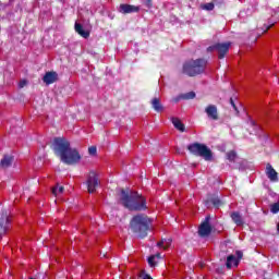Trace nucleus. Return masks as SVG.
<instances>
[{
    "instance_id": "28",
    "label": "nucleus",
    "mask_w": 279,
    "mask_h": 279,
    "mask_svg": "<svg viewBox=\"0 0 279 279\" xmlns=\"http://www.w3.org/2000/svg\"><path fill=\"white\" fill-rule=\"evenodd\" d=\"M88 154L90 156H97V147H95V146L89 147L88 148Z\"/></svg>"
},
{
    "instance_id": "18",
    "label": "nucleus",
    "mask_w": 279,
    "mask_h": 279,
    "mask_svg": "<svg viewBox=\"0 0 279 279\" xmlns=\"http://www.w3.org/2000/svg\"><path fill=\"white\" fill-rule=\"evenodd\" d=\"M180 99H195V92H189L186 94H183L179 98H174L173 101L178 104Z\"/></svg>"
},
{
    "instance_id": "24",
    "label": "nucleus",
    "mask_w": 279,
    "mask_h": 279,
    "mask_svg": "<svg viewBox=\"0 0 279 279\" xmlns=\"http://www.w3.org/2000/svg\"><path fill=\"white\" fill-rule=\"evenodd\" d=\"M156 258H160V253L148 257V265H150L151 267H156Z\"/></svg>"
},
{
    "instance_id": "27",
    "label": "nucleus",
    "mask_w": 279,
    "mask_h": 279,
    "mask_svg": "<svg viewBox=\"0 0 279 279\" xmlns=\"http://www.w3.org/2000/svg\"><path fill=\"white\" fill-rule=\"evenodd\" d=\"M137 279H151L149 275H147L145 271H141Z\"/></svg>"
},
{
    "instance_id": "15",
    "label": "nucleus",
    "mask_w": 279,
    "mask_h": 279,
    "mask_svg": "<svg viewBox=\"0 0 279 279\" xmlns=\"http://www.w3.org/2000/svg\"><path fill=\"white\" fill-rule=\"evenodd\" d=\"M230 217L236 226H239V227L243 226L244 221H243V217L241 216L240 213L233 211V213H231Z\"/></svg>"
},
{
    "instance_id": "9",
    "label": "nucleus",
    "mask_w": 279,
    "mask_h": 279,
    "mask_svg": "<svg viewBox=\"0 0 279 279\" xmlns=\"http://www.w3.org/2000/svg\"><path fill=\"white\" fill-rule=\"evenodd\" d=\"M210 232H213V228L210 227V223L208 222V220H206L205 222H203L199 226L198 234L201 236H208V234H210Z\"/></svg>"
},
{
    "instance_id": "14",
    "label": "nucleus",
    "mask_w": 279,
    "mask_h": 279,
    "mask_svg": "<svg viewBox=\"0 0 279 279\" xmlns=\"http://www.w3.org/2000/svg\"><path fill=\"white\" fill-rule=\"evenodd\" d=\"M8 223H10V218L8 217V214H2L0 218V234H3L5 232Z\"/></svg>"
},
{
    "instance_id": "1",
    "label": "nucleus",
    "mask_w": 279,
    "mask_h": 279,
    "mask_svg": "<svg viewBox=\"0 0 279 279\" xmlns=\"http://www.w3.org/2000/svg\"><path fill=\"white\" fill-rule=\"evenodd\" d=\"M54 151L65 165H77L82 160L77 149L71 148V143L64 137L54 138Z\"/></svg>"
},
{
    "instance_id": "8",
    "label": "nucleus",
    "mask_w": 279,
    "mask_h": 279,
    "mask_svg": "<svg viewBox=\"0 0 279 279\" xmlns=\"http://www.w3.org/2000/svg\"><path fill=\"white\" fill-rule=\"evenodd\" d=\"M119 11L122 14H132L134 12H141V7H136L132 4H120Z\"/></svg>"
},
{
    "instance_id": "29",
    "label": "nucleus",
    "mask_w": 279,
    "mask_h": 279,
    "mask_svg": "<svg viewBox=\"0 0 279 279\" xmlns=\"http://www.w3.org/2000/svg\"><path fill=\"white\" fill-rule=\"evenodd\" d=\"M235 254H236V259L238 260H241V258H243V252H241V251H238V252H235Z\"/></svg>"
},
{
    "instance_id": "19",
    "label": "nucleus",
    "mask_w": 279,
    "mask_h": 279,
    "mask_svg": "<svg viewBox=\"0 0 279 279\" xmlns=\"http://www.w3.org/2000/svg\"><path fill=\"white\" fill-rule=\"evenodd\" d=\"M172 124L179 132H184V123L179 118H172Z\"/></svg>"
},
{
    "instance_id": "23",
    "label": "nucleus",
    "mask_w": 279,
    "mask_h": 279,
    "mask_svg": "<svg viewBox=\"0 0 279 279\" xmlns=\"http://www.w3.org/2000/svg\"><path fill=\"white\" fill-rule=\"evenodd\" d=\"M227 159H228L229 162H235L236 151L230 150L229 153H227Z\"/></svg>"
},
{
    "instance_id": "21",
    "label": "nucleus",
    "mask_w": 279,
    "mask_h": 279,
    "mask_svg": "<svg viewBox=\"0 0 279 279\" xmlns=\"http://www.w3.org/2000/svg\"><path fill=\"white\" fill-rule=\"evenodd\" d=\"M157 245L162 250H169V247H171V239L161 240L157 243Z\"/></svg>"
},
{
    "instance_id": "4",
    "label": "nucleus",
    "mask_w": 279,
    "mask_h": 279,
    "mask_svg": "<svg viewBox=\"0 0 279 279\" xmlns=\"http://www.w3.org/2000/svg\"><path fill=\"white\" fill-rule=\"evenodd\" d=\"M204 71H206V60L204 59L190 60L183 64V73L189 77H195Z\"/></svg>"
},
{
    "instance_id": "30",
    "label": "nucleus",
    "mask_w": 279,
    "mask_h": 279,
    "mask_svg": "<svg viewBox=\"0 0 279 279\" xmlns=\"http://www.w3.org/2000/svg\"><path fill=\"white\" fill-rule=\"evenodd\" d=\"M26 85H27V81H21L20 82V88H23Z\"/></svg>"
},
{
    "instance_id": "31",
    "label": "nucleus",
    "mask_w": 279,
    "mask_h": 279,
    "mask_svg": "<svg viewBox=\"0 0 279 279\" xmlns=\"http://www.w3.org/2000/svg\"><path fill=\"white\" fill-rule=\"evenodd\" d=\"M151 7V0H146V8H150Z\"/></svg>"
},
{
    "instance_id": "16",
    "label": "nucleus",
    "mask_w": 279,
    "mask_h": 279,
    "mask_svg": "<svg viewBox=\"0 0 279 279\" xmlns=\"http://www.w3.org/2000/svg\"><path fill=\"white\" fill-rule=\"evenodd\" d=\"M232 267H239V259L234 255H229L227 257V268L232 269Z\"/></svg>"
},
{
    "instance_id": "10",
    "label": "nucleus",
    "mask_w": 279,
    "mask_h": 279,
    "mask_svg": "<svg viewBox=\"0 0 279 279\" xmlns=\"http://www.w3.org/2000/svg\"><path fill=\"white\" fill-rule=\"evenodd\" d=\"M43 81L45 84H47V86H49V84H53V83L58 82V73L57 72H46V74L43 77Z\"/></svg>"
},
{
    "instance_id": "20",
    "label": "nucleus",
    "mask_w": 279,
    "mask_h": 279,
    "mask_svg": "<svg viewBox=\"0 0 279 279\" xmlns=\"http://www.w3.org/2000/svg\"><path fill=\"white\" fill-rule=\"evenodd\" d=\"M51 193L54 195V197H59V195L64 193V186L57 184L54 187H52Z\"/></svg>"
},
{
    "instance_id": "17",
    "label": "nucleus",
    "mask_w": 279,
    "mask_h": 279,
    "mask_svg": "<svg viewBox=\"0 0 279 279\" xmlns=\"http://www.w3.org/2000/svg\"><path fill=\"white\" fill-rule=\"evenodd\" d=\"M151 106L156 112H162L165 108L162 107V104L160 102V98H154L151 100Z\"/></svg>"
},
{
    "instance_id": "13",
    "label": "nucleus",
    "mask_w": 279,
    "mask_h": 279,
    "mask_svg": "<svg viewBox=\"0 0 279 279\" xmlns=\"http://www.w3.org/2000/svg\"><path fill=\"white\" fill-rule=\"evenodd\" d=\"M74 29H75L76 34H78L83 38H88L90 36V32L84 29V26L80 23H75Z\"/></svg>"
},
{
    "instance_id": "11",
    "label": "nucleus",
    "mask_w": 279,
    "mask_h": 279,
    "mask_svg": "<svg viewBox=\"0 0 279 279\" xmlns=\"http://www.w3.org/2000/svg\"><path fill=\"white\" fill-rule=\"evenodd\" d=\"M205 112L209 119H213V121H217L219 119V114L217 112V106L209 105L206 107Z\"/></svg>"
},
{
    "instance_id": "6",
    "label": "nucleus",
    "mask_w": 279,
    "mask_h": 279,
    "mask_svg": "<svg viewBox=\"0 0 279 279\" xmlns=\"http://www.w3.org/2000/svg\"><path fill=\"white\" fill-rule=\"evenodd\" d=\"M231 43H225V44H217L213 47L208 48V51H215V49L218 52L219 60H222V58H226V53L230 51Z\"/></svg>"
},
{
    "instance_id": "7",
    "label": "nucleus",
    "mask_w": 279,
    "mask_h": 279,
    "mask_svg": "<svg viewBox=\"0 0 279 279\" xmlns=\"http://www.w3.org/2000/svg\"><path fill=\"white\" fill-rule=\"evenodd\" d=\"M97 186H99V179L97 178V172H89L87 178L88 193H95Z\"/></svg>"
},
{
    "instance_id": "22",
    "label": "nucleus",
    "mask_w": 279,
    "mask_h": 279,
    "mask_svg": "<svg viewBox=\"0 0 279 279\" xmlns=\"http://www.w3.org/2000/svg\"><path fill=\"white\" fill-rule=\"evenodd\" d=\"M10 165H12V157L4 156L3 159L1 160V167H3V169H8Z\"/></svg>"
},
{
    "instance_id": "3",
    "label": "nucleus",
    "mask_w": 279,
    "mask_h": 279,
    "mask_svg": "<svg viewBox=\"0 0 279 279\" xmlns=\"http://www.w3.org/2000/svg\"><path fill=\"white\" fill-rule=\"evenodd\" d=\"M149 228H151V219L145 215L135 216L131 220V230H133L135 234H138L141 239L147 236V231Z\"/></svg>"
},
{
    "instance_id": "2",
    "label": "nucleus",
    "mask_w": 279,
    "mask_h": 279,
    "mask_svg": "<svg viewBox=\"0 0 279 279\" xmlns=\"http://www.w3.org/2000/svg\"><path fill=\"white\" fill-rule=\"evenodd\" d=\"M121 204L129 210H145V208H147L145 205V197L136 192L126 194L123 190L121 192Z\"/></svg>"
},
{
    "instance_id": "5",
    "label": "nucleus",
    "mask_w": 279,
    "mask_h": 279,
    "mask_svg": "<svg viewBox=\"0 0 279 279\" xmlns=\"http://www.w3.org/2000/svg\"><path fill=\"white\" fill-rule=\"evenodd\" d=\"M187 149L194 156H201L204 160H213V150L208 146L199 143H194L187 146Z\"/></svg>"
},
{
    "instance_id": "32",
    "label": "nucleus",
    "mask_w": 279,
    "mask_h": 279,
    "mask_svg": "<svg viewBox=\"0 0 279 279\" xmlns=\"http://www.w3.org/2000/svg\"><path fill=\"white\" fill-rule=\"evenodd\" d=\"M230 104L233 108H236V105H234V100L232 98L230 99Z\"/></svg>"
},
{
    "instance_id": "26",
    "label": "nucleus",
    "mask_w": 279,
    "mask_h": 279,
    "mask_svg": "<svg viewBox=\"0 0 279 279\" xmlns=\"http://www.w3.org/2000/svg\"><path fill=\"white\" fill-rule=\"evenodd\" d=\"M203 9L208 11L215 10V3L213 2L206 3L203 5Z\"/></svg>"
},
{
    "instance_id": "12",
    "label": "nucleus",
    "mask_w": 279,
    "mask_h": 279,
    "mask_svg": "<svg viewBox=\"0 0 279 279\" xmlns=\"http://www.w3.org/2000/svg\"><path fill=\"white\" fill-rule=\"evenodd\" d=\"M266 175L270 182H278V172L269 163L266 166Z\"/></svg>"
},
{
    "instance_id": "25",
    "label": "nucleus",
    "mask_w": 279,
    "mask_h": 279,
    "mask_svg": "<svg viewBox=\"0 0 279 279\" xmlns=\"http://www.w3.org/2000/svg\"><path fill=\"white\" fill-rule=\"evenodd\" d=\"M270 213H272V215H277V213H279V202L270 205Z\"/></svg>"
}]
</instances>
